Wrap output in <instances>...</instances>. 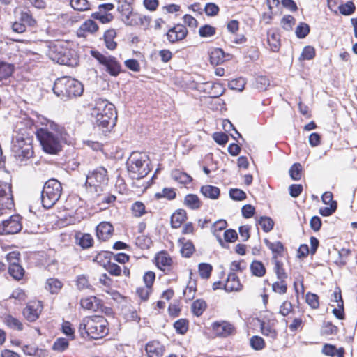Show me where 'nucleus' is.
Listing matches in <instances>:
<instances>
[{"label": "nucleus", "mask_w": 357, "mask_h": 357, "mask_svg": "<svg viewBox=\"0 0 357 357\" xmlns=\"http://www.w3.org/2000/svg\"><path fill=\"white\" fill-rule=\"evenodd\" d=\"M250 271L253 275L262 277L266 274V268L260 261L254 260L250 264Z\"/></svg>", "instance_id": "obj_33"}, {"label": "nucleus", "mask_w": 357, "mask_h": 357, "mask_svg": "<svg viewBox=\"0 0 357 357\" xmlns=\"http://www.w3.org/2000/svg\"><path fill=\"white\" fill-rule=\"evenodd\" d=\"M61 330L62 332L71 340L75 339V329L72 327V324L69 321H63Z\"/></svg>", "instance_id": "obj_64"}, {"label": "nucleus", "mask_w": 357, "mask_h": 357, "mask_svg": "<svg viewBox=\"0 0 357 357\" xmlns=\"http://www.w3.org/2000/svg\"><path fill=\"white\" fill-rule=\"evenodd\" d=\"M295 22V18L290 15H284L281 20V25L282 28L287 31L291 30Z\"/></svg>", "instance_id": "obj_55"}, {"label": "nucleus", "mask_w": 357, "mask_h": 357, "mask_svg": "<svg viewBox=\"0 0 357 357\" xmlns=\"http://www.w3.org/2000/svg\"><path fill=\"white\" fill-rule=\"evenodd\" d=\"M71 7L78 11H84L89 9V3L87 0H71Z\"/></svg>", "instance_id": "obj_52"}, {"label": "nucleus", "mask_w": 357, "mask_h": 357, "mask_svg": "<svg viewBox=\"0 0 357 357\" xmlns=\"http://www.w3.org/2000/svg\"><path fill=\"white\" fill-rule=\"evenodd\" d=\"M78 331L83 338L100 339L109 333L108 322L102 316L86 317L80 322Z\"/></svg>", "instance_id": "obj_3"}, {"label": "nucleus", "mask_w": 357, "mask_h": 357, "mask_svg": "<svg viewBox=\"0 0 357 357\" xmlns=\"http://www.w3.org/2000/svg\"><path fill=\"white\" fill-rule=\"evenodd\" d=\"M156 265L160 270H165L166 267H169L172 265V259L169 255L165 252L162 251L159 252L155 257Z\"/></svg>", "instance_id": "obj_24"}, {"label": "nucleus", "mask_w": 357, "mask_h": 357, "mask_svg": "<svg viewBox=\"0 0 357 357\" xmlns=\"http://www.w3.org/2000/svg\"><path fill=\"white\" fill-rule=\"evenodd\" d=\"M270 85V80L266 76L259 75L255 78V86L259 91H265Z\"/></svg>", "instance_id": "obj_44"}, {"label": "nucleus", "mask_w": 357, "mask_h": 357, "mask_svg": "<svg viewBox=\"0 0 357 357\" xmlns=\"http://www.w3.org/2000/svg\"><path fill=\"white\" fill-rule=\"evenodd\" d=\"M113 231V226L108 222H100L96 227V236L99 240L107 241L112 236Z\"/></svg>", "instance_id": "obj_15"}, {"label": "nucleus", "mask_w": 357, "mask_h": 357, "mask_svg": "<svg viewBox=\"0 0 357 357\" xmlns=\"http://www.w3.org/2000/svg\"><path fill=\"white\" fill-rule=\"evenodd\" d=\"M302 165L298 163H294L289 169V176L294 181H298L301 178Z\"/></svg>", "instance_id": "obj_46"}, {"label": "nucleus", "mask_w": 357, "mask_h": 357, "mask_svg": "<svg viewBox=\"0 0 357 357\" xmlns=\"http://www.w3.org/2000/svg\"><path fill=\"white\" fill-rule=\"evenodd\" d=\"M199 273L200 277L203 279H208L210 278L213 267L211 264L207 263H201L199 264Z\"/></svg>", "instance_id": "obj_48"}, {"label": "nucleus", "mask_w": 357, "mask_h": 357, "mask_svg": "<svg viewBox=\"0 0 357 357\" xmlns=\"http://www.w3.org/2000/svg\"><path fill=\"white\" fill-rule=\"evenodd\" d=\"M278 281L272 284V290L279 294H284L287 291V283L284 279H278Z\"/></svg>", "instance_id": "obj_40"}, {"label": "nucleus", "mask_w": 357, "mask_h": 357, "mask_svg": "<svg viewBox=\"0 0 357 357\" xmlns=\"http://www.w3.org/2000/svg\"><path fill=\"white\" fill-rule=\"evenodd\" d=\"M62 192L61 183L55 178L45 182L41 192V202L45 208H52L59 199Z\"/></svg>", "instance_id": "obj_6"}, {"label": "nucleus", "mask_w": 357, "mask_h": 357, "mask_svg": "<svg viewBox=\"0 0 357 357\" xmlns=\"http://www.w3.org/2000/svg\"><path fill=\"white\" fill-rule=\"evenodd\" d=\"M98 29L97 23L93 20H87L78 29L77 34L79 37H86L85 33H93Z\"/></svg>", "instance_id": "obj_19"}, {"label": "nucleus", "mask_w": 357, "mask_h": 357, "mask_svg": "<svg viewBox=\"0 0 357 357\" xmlns=\"http://www.w3.org/2000/svg\"><path fill=\"white\" fill-rule=\"evenodd\" d=\"M181 250L180 252L183 257L189 258L195 251V248L192 242L190 240H186L185 238H181L178 240Z\"/></svg>", "instance_id": "obj_21"}, {"label": "nucleus", "mask_w": 357, "mask_h": 357, "mask_svg": "<svg viewBox=\"0 0 357 357\" xmlns=\"http://www.w3.org/2000/svg\"><path fill=\"white\" fill-rule=\"evenodd\" d=\"M104 267L112 275L119 276L121 275V268L115 263L108 261L107 264L104 265Z\"/></svg>", "instance_id": "obj_56"}, {"label": "nucleus", "mask_w": 357, "mask_h": 357, "mask_svg": "<svg viewBox=\"0 0 357 357\" xmlns=\"http://www.w3.org/2000/svg\"><path fill=\"white\" fill-rule=\"evenodd\" d=\"M14 206L13 198L6 197L3 199H0V215L3 213L6 209H11Z\"/></svg>", "instance_id": "obj_58"}, {"label": "nucleus", "mask_w": 357, "mask_h": 357, "mask_svg": "<svg viewBox=\"0 0 357 357\" xmlns=\"http://www.w3.org/2000/svg\"><path fill=\"white\" fill-rule=\"evenodd\" d=\"M111 113L117 114L115 106L106 99L98 98L95 100L94 106L92 109L91 116L96 114H105V113Z\"/></svg>", "instance_id": "obj_13"}, {"label": "nucleus", "mask_w": 357, "mask_h": 357, "mask_svg": "<svg viewBox=\"0 0 357 357\" xmlns=\"http://www.w3.org/2000/svg\"><path fill=\"white\" fill-rule=\"evenodd\" d=\"M63 284L56 278H49L45 284V289L51 294H57L61 289Z\"/></svg>", "instance_id": "obj_32"}, {"label": "nucleus", "mask_w": 357, "mask_h": 357, "mask_svg": "<svg viewBox=\"0 0 357 357\" xmlns=\"http://www.w3.org/2000/svg\"><path fill=\"white\" fill-rule=\"evenodd\" d=\"M176 196L175 190L172 188H164L161 192H157L155 195V197L158 199L166 198L168 200H172L176 198Z\"/></svg>", "instance_id": "obj_39"}, {"label": "nucleus", "mask_w": 357, "mask_h": 357, "mask_svg": "<svg viewBox=\"0 0 357 357\" xmlns=\"http://www.w3.org/2000/svg\"><path fill=\"white\" fill-rule=\"evenodd\" d=\"M53 61L61 65L73 66L77 64V59L73 56V53L68 49L56 50L52 54Z\"/></svg>", "instance_id": "obj_11"}, {"label": "nucleus", "mask_w": 357, "mask_h": 357, "mask_svg": "<svg viewBox=\"0 0 357 357\" xmlns=\"http://www.w3.org/2000/svg\"><path fill=\"white\" fill-rule=\"evenodd\" d=\"M91 17L99 20L102 24H106L111 22L114 17L111 13H104L100 11L93 13Z\"/></svg>", "instance_id": "obj_49"}, {"label": "nucleus", "mask_w": 357, "mask_h": 357, "mask_svg": "<svg viewBox=\"0 0 357 357\" xmlns=\"http://www.w3.org/2000/svg\"><path fill=\"white\" fill-rule=\"evenodd\" d=\"M148 157L139 152H132L127 160L126 167L132 179H141L151 171Z\"/></svg>", "instance_id": "obj_5"}, {"label": "nucleus", "mask_w": 357, "mask_h": 357, "mask_svg": "<svg viewBox=\"0 0 357 357\" xmlns=\"http://www.w3.org/2000/svg\"><path fill=\"white\" fill-rule=\"evenodd\" d=\"M52 90L57 97L66 101L80 96L83 93L84 86L79 81L70 77L64 76L55 80Z\"/></svg>", "instance_id": "obj_4"}, {"label": "nucleus", "mask_w": 357, "mask_h": 357, "mask_svg": "<svg viewBox=\"0 0 357 357\" xmlns=\"http://www.w3.org/2000/svg\"><path fill=\"white\" fill-rule=\"evenodd\" d=\"M6 197H13L11 185L8 183H2L0 181V199H3Z\"/></svg>", "instance_id": "obj_59"}, {"label": "nucleus", "mask_w": 357, "mask_h": 357, "mask_svg": "<svg viewBox=\"0 0 357 357\" xmlns=\"http://www.w3.org/2000/svg\"><path fill=\"white\" fill-rule=\"evenodd\" d=\"M68 340L64 337H59L55 340L52 347V349L55 351L61 353L66 351L68 348Z\"/></svg>", "instance_id": "obj_38"}, {"label": "nucleus", "mask_w": 357, "mask_h": 357, "mask_svg": "<svg viewBox=\"0 0 357 357\" xmlns=\"http://www.w3.org/2000/svg\"><path fill=\"white\" fill-rule=\"evenodd\" d=\"M116 31L113 29H109L105 32L104 40L105 46L107 49L110 50H114L116 49L117 43L114 40V38L116 37Z\"/></svg>", "instance_id": "obj_29"}, {"label": "nucleus", "mask_w": 357, "mask_h": 357, "mask_svg": "<svg viewBox=\"0 0 357 357\" xmlns=\"http://www.w3.org/2000/svg\"><path fill=\"white\" fill-rule=\"evenodd\" d=\"M183 204L192 210H197L202 206V202L197 195L188 194L184 198Z\"/></svg>", "instance_id": "obj_27"}, {"label": "nucleus", "mask_w": 357, "mask_h": 357, "mask_svg": "<svg viewBox=\"0 0 357 357\" xmlns=\"http://www.w3.org/2000/svg\"><path fill=\"white\" fill-rule=\"evenodd\" d=\"M109 176L107 170L103 167H98L93 171L89 172L86 175L85 185L93 188L96 192L98 188L106 185L108 183Z\"/></svg>", "instance_id": "obj_8"}, {"label": "nucleus", "mask_w": 357, "mask_h": 357, "mask_svg": "<svg viewBox=\"0 0 357 357\" xmlns=\"http://www.w3.org/2000/svg\"><path fill=\"white\" fill-rule=\"evenodd\" d=\"M43 310V305L39 301L29 303L23 310L24 317L29 321H34L38 317Z\"/></svg>", "instance_id": "obj_14"}, {"label": "nucleus", "mask_w": 357, "mask_h": 357, "mask_svg": "<svg viewBox=\"0 0 357 357\" xmlns=\"http://www.w3.org/2000/svg\"><path fill=\"white\" fill-rule=\"evenodd\" d=\"M229 197L235 201H242L246 199L245 192L238 188H231L229 190Z\"/></svg>", "instance_id": "obj_57"}, {"label": "nucleus", "mask_w": 357, "mask_h": 357, "mask_svg": "<svg viewBox=\"0 0 357 357\" xmlns=\"http://www.w3.org/2000/svg\"><path fill=\"white\" fill-rule=\"evenodd\" d=\"M174 327L177 333L184 335L188 330V321L185 319H180L174 322Z\"/></svg>", "instance_id": "obj_45"}, {"label": "nucleus", "mask_w": 357, "mask_h": 357, "mask_svg": "<svg viewBox=\"0 0 357 357\" xmlns=\"http://www.w3.org/2000/svg\"><path fill=\"white\" fill-rule=\"evenodd\" d=\"M225 54L220 48H215L210 53V61L213 65H219L225 61Z\"/></svg>", "instance_id": "obj_30"}, {"label": "nucleus", "mask_w": 357, "mask_h": 357, "mask_svg": "<svg viewBox=\"0 0 357 357\" xmlns=\"http://www.w3.org/2000/svg\"><path fill=\"white\" fill-rule=\"evenodd\" d=\"M338 333V328L331 321H324L321 330L323 335H336Z\"/></svg>", "instance_id": "obj_41"}, {"label": "nucleus", "mask_w": 357, "mask_h": 357, "mask_svg": "<svg viewBox=\"0 0 357 357\" xmlns=\"http://www.w3.org/2000/svg\"><path fill=\"white\" fill-rule=\"evenodd\" d=\"M22 228L21 217L18 215H11L0 224V233L3 234H14L20 232Z\"/></svg>", "instance_id": "obj_10"}, {"label": "nucleus", "mask_w": 357, "mask_h": 357, "mask_svg": "<svg viewBox=\"0 0 357 357\" xmlns=\"http://www.w3.org/2000/svg\"><path fill=\"white\" fill-rule=\"evenodd\" d=\"M91 54L105 68V70L111 76L116 77L121 73V66L114 56L105 55L97 50H91Z\"/></svg>", "instance_id": "obj_7"}, {"label": "nucleus", "mask_w": 357, "mask_h": 357, "mask_svg": "<svg viewBox=\"0 0 357 357\" xmlns=\"http://www.w3.org/2000/svg\"><path fill=\"white\" fill-rule=\"evenodd\" d=\"M14 71L13 64L0 61V81L9 77Z\"/></svg>", "instance_id": "obj_34"}, {"label": "nucleus", "mask_w": 357, "mask_h": 357, "mask_svg": "<svg viewBox=\"0 0 357 357\" xmlns=\"http://www.w3.org/2000/svg\"><path fill=\"white\" fill-rule=\"evenodd\" d=\"M187 213L184 209H178L171 217V225L173 228L177 229L186 220Z\"/></svg>", "instance_id": "obj_25"}, {"label": "nucleus", "mask_w": 357, "mask_h": 357, "mask_svg": "<svg viewBox=\"0 0 357 357\" xmlns=\"http://www.w3.org/2000/svg\"><path fill=\"white\" fill-rule=\"evenodd\" d=\"M141 20V14L132 11L126 17L123 18V22L128 26H137Z\"/></svg>", "instance_id": "obj_43"}, {"label": "nucleus", "mask_w": 357, "mask_h": 357, "mask_svg": "<svg viewBox=\"0 0 357 357\" xmlns=\"http://www.w3.org/2000/svg\"><path fill=\"white\" fill-rule=\"evenodd\" d=\"M174 179L183 184L190 183L192 178V177L185 172H176L174 175Z\"/></svg>", "instance_id": "obj_62"}, {"label": "nucleus", "mask_w": 357, "mask_h": 357, "mask_svg": "<svg viewBox=\"0 0 357 357\" xmlns=\"http://www.w3.org/2000/svg\"><path fill=\"white\" fill-rule=\"evenodd\" d=\"M20 20L29 26H34L36 24V20L33 17L29 10L21 13Z\"/></svg>", "instance_id": "obj_54"}, {"label": "nucleus", "mask_w": 357, "mask_h": 357, "mask_svg": "<svg viewBox=\"0 0 357 357\" xmlns=\"http://www.w3.org/2000/svg\"><path fill=\"white\" fill-rule=\"evenodd\" d=\"M227 222L224 220H220L215 222L212 226V232L216 237L220 245L223 248H229L228 245L225 243L222 239L219 232L225 229L227 227Z\"/></svg>", "instance_id": "obj_20"}, {"label": "nucleus", "mask_w": 357, "mask_h": 357, "mask_svg": "<svg viewBox=\"0 0 357 357\" xmlns=\"http://www.w3.org/2000/svg\"><path fill=\"white\" fill-rule=\"evenodd\" d=\"M257 223L261 226L263 231L266 233L271 231L274 226V222L270 217L261 216L257 220Z\"/></svg>", "instance_id": "obj_36"}, {"label": "nucleus", "mask_w": 357, "mask_h": 357, "mask_svg": "<svg viewBox=\"0 0 357 357\" xmlns=\"http://www.w3.org/2000/svg\"><path fill=\"white\" fill-rule=\"evenodd\" d=\"M273 261L275 264L274 271L277 275V278L287 280L288 275L283 267V263L278 259H274Z\"/></svg>", "instance_id": "obj_42"}, {"label": "nucleus", "mask_w": 357, "mask_h": 357, "mask_svg": "<svg viewBox=\"0 0 357 357\" xmlns=\"http://www.w3.org/2000/svg\"><path fill=\"white\" fill-rule=\"evenodd\" d=\"M8 273L15 280H20L24 275L25 271L20 264L10 265L8 267Z\"/></svg>", "instance_id": "obj_31"}, {"label": "nucleus", "mask_w": 357, "mask_h": 357, "mask_svg": "<svg viewBox=\"0 0 357 357\" xmlns=\"http://www.w3.org/2000/svg\"><path fill=\"white\" fill-rule=\"evenodd\" d=\"M207 305L204 300L197 299L192 304V311L197 317L201 316L206 309Z\"/></svg>", "instance_id": "obj_35"}, {"label": "nucleus", "mask_w": 357, "mask_h": 357, "mask_svg": "<svg viewBox=\"0 0 357 357\" xmlns=\"http://www.w3.org/2000/svg\"><path fill=\"white\" fill-rule=\"evenodd\" d=\"M340 13L343 15H350L355 12L356 6L353 1H347L338 7Z\"/></svg>", "instance_id": "obj_51"}, {"label": "nucleus", "mask_w": 357, "mask_h": 357, "mask_svg": "<svg viewBox=\"0 0 357 357\" xmlns=\"http://www.w3.org/2000/svg\"><path fill=\"white\" fill-rule=\"evenodd\" d=\"M213 139L219 145L224 146L227 143L229 140V137L227 134L224 132H216L213 133Z\"/></svg>", "instance_id": "obj_61"}, {"label": "nucleus", "mask_w": 357, "mask_h": 357, "mask_svg": "<svg viewBox=\"0 0 357 357\" xmlns=\"http://www.w3.org/2000/svg\"><path fill=\"white\" fill-rule=\"evenodd\" d=\"M250 347L256 351H260L265 347L264 339L258 335L252 336L250 340Z\"/></svg>", "instance_id": "obj_47"}, {"label": "nucleus", "mask_w": 357, "mask_h": 357, "mask_svg": "<svg viewBox=\"0 0 357 357\" xmlns=\"http://www.w3.org/2000/svg\"><path fill=\"white\" fill-rule=\"evenodd\" d=\"M216 33V29L209 24H205L199 29V34L202 38L213 36Z\"/></svg>", "instance_id": "obj_53"}, {"label": "nucleus", "mask_w": 357, "mask_h": 357, "mask_svg": "<svg viewBox=\"0 0 357 357\" xmlns=\"http://www.w3.org/2000/svg\"><path fill=\"white\" fill-rule=\"evenodd\" d=\"M75 243L79 245L82 249H88L93 246V238L91 234L82 233L81 231L76 232L75 235Z\"/></svg>", "instance_id": "obj_18"}, {"label": "nucleus", "mask_w": 357, "mask_h": 357, "mask_svg": "<svg viewBox=\"0 0 357 357\" xmlns=\"http://www.w3.org/2000/svg\"><path fill=\"white\" fill-rule=\"evenodd\" d=\"M93 123L95 127L98 128L102 132H109L115 126L117 120V114H112L111 113H105V114H96L91 116Z\"/></svg>", "instance_id": "obj_9"}, {"label": "nucleus", "mask_w": 357, "mask_h": 357, "mask_svg": "<svg viewBox=\"0 0 357 357\" xmlns=\"http://www.w3.org/2000/svg\"><path fill=\"white\" fill-rule=\"evenodd\" d=\"M265 245L272 251L273 253V260L278 259V256L282 255L284 251V245L280 241H276L275 243H272L269 241L268 239H264Z\"/></svg>", "instance_id": "obj_26"}, {"label": "nucleus", "mask_w": 357, "mask_h": 357, "mask_svg": "<svg viewBox=\"0 0 357 357\" xmlns=\"http://www.w3.org/2000/svg\"><path fill=\"white\" fill-rule=\"evenodd\" d=\"M145 206L142 202H136L132 206V210L135 217H141L146 213Z\"/></svg>", "instance_id": "obj_60"}, {"label": "nucleus", "mask_w": 357, "mask_h": 357, "mask_svg": "<svg viewBox=\"0 0 357 357\" xmlns=\"http://www.w3.org/2000/svg\"><path fill=\"white\" fill-rule=\"evenodd\" d=\"M310 26L305 22H300L296 29V35L298 38H305L310 33Z\"/></svg>", "instance_id": "obj_50"}, {"label": "nucleus", "mask_w": 357, "mask_h": 357, "mask_svg": "<svg viewBox=\"0 0 357 357\" xmlns=\"http://www.w3.org/2000/svg\"><path fill=\"white\" fill-rule=\"evenodd\" d=\"M145 350L149 357H160L163 353L162 346L158 341L148 342Z\"/></svg>", "instance_id": "obj_23"}, {"label": "nucleus", "mask_w": 357, "mask_h": 357, "mask_svg": "<svg viewBox=\"0 0 357 357\" xmlns=\"http://www.w3.org/2000/svg\"><path fill=\"white\" fill-rule=\"evenodd\" d=\"M200 192L204 197L211 199H218L220 194V190L218 187L211 185H203Z\"/></svg>", "instance_id": "obj_28"}, {"label": "nucleus", "mask_w": 357, "mask_h": 357, "mask_svg": "<svg viewBox=\"0 0 357 357\" xmlns=\"http://www.w3.org/2000/svg\"><path fill=\"white\" fill-rule=\"evenodd\" d=\"M267 41L273 52H278L280 46L279 35L276 33H268Z\"/></svg>", "instance_id": "obj_37"}, {"label": "nucleus", "mask_w": 357, "mask_h": 357, "mask_svg": "<svg viewBox=\"0 0 357 357\" xmlns=\"http://www.w3.org/2000/svg\"><path fill=\"white\" fill-rule=\"evenodd\" d=\"M50 130L47 128L38 129L36 134L43 150L49 154H56L61 150V139L62 137L63 128L51 122Z\"/></svg>", "instance_id": "obj_2"}, {"label": "nucleus", "mask_w": 357, "mask_h": 357, "mask_svg": "<svg viewBox=\"0 0 357 357\" xmlns=\"http://www.w3.org/2000/svg\"><path fill=\"white\" fill-rule=\"evenodd\" d=\"M188 33L185 26L178 24L170 28L166 33L168 41L173 44L185 39Z\"/></svg>", "instance_id": "obj_12"}, {"label": "nucleus", "mask_w": 357, "mask_h": 357, "mask_svg": "<svg viewBox=\"0 0 357 357\" xmlns=\"http://www.w3.org/2000/svg\"><path fill=\"white\" fill-rule=\"evenodd\" d=\"M238 239L237 232L233 229H229L224 232V240L226 243H234Z\"/></svg>", "instance_id": "obj_63"}, {"label": "nucleus", "mask_w": 357, "mask_h": 357, "mask_svg": "<svg viewBox=\"0 0 357 357\" xmlns=\"http://www.w3.org/2000/svg\"><path fill=\"white\" fill-rule=\"evenodd\" d=\"M32 132L30 128H24L15 131L13 135L11 151L20 163L26 161L33 155Z\"/></svg>", "instance_id": "obj_1"}, {"label": "nucleus", "mask_w": 357, "mask_h": 357, "mask_svg": "<svg viewBox=\"0 0 357 357\" xmlns=\"http://www.w3.org/2000/svg\"><path fill=\"white\" fill-rule=\"evenodd\" d=\"M212 328L217 335L222 337H227L234 331V327L227 321L214 322L212 324Z\"/></svg>", "instance_id": "obj_16"}, {"label": "nucleus", "mask_w": 357, "mask_h": 357, "mask_svg": "<svg viewBox=\"0 0 357 357\" xmlns=\"http://www.w3.org/2000/svg\"><path fill=\"white\" fill-rule=\"evenodd\" d=\"M81 306L84 309L97 312L98 310L103 311V304L102 301L96 296H89L82 298L80 301Z\"/></svg>", "instance_id": "obj_17"}, {"label": "nucleus", "mask_w": 357, "mask_h": 357, "mask_svg": "<svg viewBox=\"0 0 357 357\" xmlns=\"http://www.w3.org/2000/svg\"><path fill=\"white\" fill-rule=\"evenodd\" d=\"M224 289L226 291H238L241 289V284L238 276L234 273L228 275Z\"/></svg>", "instance_id": "obj_22"}]
</instances>
